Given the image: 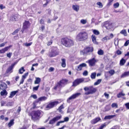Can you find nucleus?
<instances>
[{"mask_svg":"<svg viewBox=\"0 0 129 129\" xmlns=\"http://www.w3.org/2000/svg\"><path fill=\"white\" fill-rule=\"evenodd\" d=\"M61 44L66 47H70L74 44V41L72 39L67 38H62L61 40Z\"/></svg>","mask_w":129,"mask_h":129,"instance_id":"nucleus-1","label":"nucleus"},{"mask_svg":"<svg viewBox=\"0 0 129 129\" xmlns=\"http://www.w3.org/2000/svg\"><path fill=\"white\" fill-rule=\"evenodd\" d=\"M88 34L86 31L80 32L76 36V40L79 41H83L87 39Z\"/></svg>","mask_w":129,"mask_h":129,"instance_id":"nucleus-2","label":"nucleus"},{"mask_svg":"<svg viewBox=\"0 0 129 129\" xmlns=\"http://www.w3.org/2000/svg\"><path fill=\"white\" fill-rule=\"evenodd\" d=\"M43 113L41 111L38 110L34 112L31 116L32 119L35 120L39 119V117L42 115Z\"/></svg>","mask_w":129,"mask_h":129,"instance_id":"nucleus-3","label":"nucleus"},{"mask_svg":"<svg viewBox=\"0 0 129 129\" xmlns=\"http://www.w3.org/2000/svg\"><path fill=\"white\" fill-rule=\"evenodd\" d=\"M59 103L58 101L51 102L46 106L45 109L47 110H49L56 106Z\"/></svg>","mask_w":129,"mask_h":129,"instance_id":"nucleus-4","label":"nucleus"},{"mask_svg":"<svg viewBox=\"0 0 129 129\" xmlns=\"http://www.w3.org/2000/svg\"><path fill=\"white\" fill-rule=\"evenodd\" d=\"M58 52L57 48L56 47H53L52 48L51 51L49 52V55L50 57H54L58 55Z\"/></svg>","mask_w":129,"mask_h":129,"instance_id":"nucleus-5","label":"nucleus"},{"mask_svg":"<svg viewBox=\"0 0 129 129\" xmlns=\"http://www.w3.org/2000/svg\"><path fill=\"white\" fill-rule=\"evenodd\" d=\"M81 94L80 93H77L73 94L67 99V102L70 103L71 100L78 97Z\"/></svg>","mask_w":129,"mask_h":129,"instance_id":"nucleus-6","label":"nucleus"},{"mask_svg":"<svg viewBox=\"0 0 129 129\" xmlns=\"http://www.w3.org/2000/svg\"><path fill=\"white\" fill-rule=\"evenodd\" d=\"M103 27H106L108 29H111L112 28V23L110 21H106L104 23Z\"/></svg>","mask_w":129,"mask_h":129,"instance_id":"nucleus-7","label":"nucleus"},{"mask_svg":"<svg viewBox=\"0 0 129 129\" xmlns=\"http://www.w3.org/2000/svg\"><path fill=\"white\" fill-rule=\"evenodd\" d=\"M96 91V89L93 87L92 86H89V90L88 92H85L84 94L88 95L94 93Z\"/></svg>","mask_w":129,"mask_h":129,"instance_id":"nucleus-8","label":"nucleus"},{"mask_svg":"<svg viewBox=\"0 0 129 129\" xmlns=\"http://www.w3.org/2000/svg\"><path fill=\"white\" fill-rule=\"evenodd\" d=\"M84 81V79L83 78L78 79L75 80L73 83V86H76L79 85Z\"/></svg>","mask_w":129,"mask_h":129,"instance_id":"nucleus-9","label":"nucleus"},{"mask_svg":"<svg viewBox=\"0 0 129 129\" xmlns=\"http://www.w3.org/2000/svg\"><path fill=\"white\" fill-rule=\"evenodd\" d=\"M93 50V48L92 47H88L86 48L83 50L84 54H89L90 52H92Z\"/></svg>","mask_w":129,"mask_h":129,"instance_id":"nucleus-10","label":"nucleus"},{"mask_svg":"<svg viewBox=\"0 0 129 129\" xmlns=\"http://www.w3.org/2000/svg\"><path fill=\"white\" fill-rule=\"evenodd\" d=\"M61 116L60 115L58 116L54 117L52 119L50 120L49 123V124H52L54 123L56 121L61 119Z\"/></svg>","mask_w":129,"mask_h":129,"instance_id":"nucleus-11","label":"nucleus"},{"mask_svg":"<svg viewBox=\"0 0 129 129\" xmlns=\"http://www.w3.org/2000/svg\"><path fill=\"white\" fill-rule=\"evenodd\" d=\"M30 24L29 22L28 21H25V22L23 24V29L21 30L22 33L24 30V29H26L27 28L30 26Z\"/></svg>","mask_w":129,"mask_h":129,"instance_id":"nucleus-12","label":"nucleus"},{"mask_svg":"<svg viewBox=\"0 0 129 129\" xmlns=\"http://www.w3.org/2000/svg\"><path fill=\"white\" fill-rule=\"evenodd\" d=\"M96 60L94 58H93L92 59L89 60L88 61V62L89 65L90 66H93L95 65V63L96 62Z\"/></svg>","mask_w":129,"mask_h":129,"instance_id":"nucleus-13","label":"nucleus"},{"mask_svg":"<svg viewBox=\"0 0 129 129\" xmlns=\"http://www.w3.org/2000/svg\"><path fill=\"white\" fill-rule=\"evenodd\" d=\"M86 63H83L79 65L77 68L76 69L77 71H81L82 70V68L83 67H86Z\"/></svg>","mask_w":129,"mask_h":129,"instance_id":"nucleus-14","label":"nucleus"},{"mask_svg":"<svg viewBox=\"0 0 129 129\" xmlns=\"http://www.w3.org/2000/svg\"><path fill=\"white\" fill-rule=\"evenodd\" d=\"M113 37V34H111L110 36H106L103 38L102 39V41L104 42H106L107 40L112 38Z\"/></svg>","mask_w":129,"mask_h":129,"instance_id":"nucleus-15","label":"nucleus"},{"mask_svg":"<svg viewBox=\"0 0 129 129\" xmlns=\"http://www.w3.org/2000/svg\"><path fill=\"white\" fill-rule=\"evenodd\" d=\"M12 46L10 45L0 50V53H4L6 51H7L9 49L12 47Z\"/></svg>","mask_w":129,"mask_h":129,"instance_id":"nucleus-16","label":"nucleus"},{"mask_svg":"<svg viewBox=\"0 0 129 129\" xmlns=\"http://www.w3.org/2000/svg\"><path fill=\"white\" fill-rule=\"evenodd\" d=\"M101 120L100 117H96L91 121V122L92 124H95Z\"/></svg>","mask_w":129,"mask_h":129,"instance_id":"nucleus-17","label":"nucleus"},{"mask_svg":"<svg viewBox=\"0 0 129 129\" xmlns=\"http://www.w3.org/2000/svg\"><path fill=\"white\" fill-rule=\"evenodd\" d=\"M72 8L73 10L76 12H78L79 10V6L77 5H73Z\"/></svg>","mask_w":129,"mask_h":129,"instance_id":"nucleus-18","label":"nucleus"},{"mask_svg":"<svg viewBox=\"0 0 129 129\" xmlns=\"http://www.w3.org/2000/svg\"><path fill=\"white\" fill-rule=\"evenodd\" d=\"M7 85L4 82H2L0 84V89H5L7 88Z\"/></svg>","mask_w":129,"mask_h":129,"instance_id":"nucleus-19","label":"nucleus"},{"mask_svg":"<svg viewBox=\"0 0 129 129\" xmlns=\"http://www.w3.org/2000/svg\"><path fill=\"white\" fill-rule=\"evenodd\" d=\"M129 76V71L127 72H124L123 73H122L121 76V78H123L126 76Z\"/></svg>","mask_w":129,"mask_h":129,"instance_id":"nucleus-20","label":"nucleus"},{"mask_svg":"<svg viewBox=\"0 0 129 129\" xmlns=\"http://www.w3.org/2000/svg\"><path fill=\"white\" fill-rule=\"evenodd\" d=\"M125 95V94L123 93V91H122L117 94V96L118 98H120L124 96Z\"/></svg>","mask_w":129,"mask_h":129,"instance_id":"nucleus-21","label":"nucleus"},{"mask_svg":"<svg viewBox=\"0 0 129 129\" xmlns=\"http://www.w3.org/2000/svg\"><path fill=\"white\" fill-rule=\"evenodd\" d=\"M91 39L92 42L94 44H97L98 43L96 42V37L94 35H92L91 36Z\"/></svg>","mask_w":129,"mask_h":129,"instance_id":"nucleus-22","label":"nucleus"},{"mask_svg":"<svg viewBox=\"0 0 129 129\" xmlns=\"http://www.w3.org/2000/svg\"><path fill=\"white\" fill-rule=\"evenodd\" d=\"M18 92L17 91H12L11 92L10 96L9 98H12L13 96L15 95V94Z\"/></svg>","mask_w":129,"mask_h":129,"instance_id":"nucleus-23","label":"nucleus"},{"mask_svg":"<svg viewBox=\"0 0 129 129\" xmlns=\"http://www.w3.org/2000/svg\"><path fill=\"white\" fill-rule=\"evenodd\" d=\"M14 120L13 119L11 120L10 121L8 124L9 127H10L14 125Z\"/></svg>","mask_w":129,"mask_h":129,"instance_id":"nucleus-24","label":"nucleus"},{"mask_svg":"<svg viewBox=\"0 0 129 129\" xmlns=\"http://www.w3.org/2000/svg\"><path fill=\"white\" fill-rule=\"evenodd\" d=\"M41 79L39 77H36V80L34 82L35 84H39L41 82Z\"/></svg>","mask_w":129,"mask_h":129,"instance_id":"nucleus-25","label":"nucleus"},{"mask_svg":"<svg viewBox=\"0 0 129 129\" xmlns=\"http://www.w3.org/2000/svg\"><path fill=\"white\" fill-rule=\"evenodd\" d=\"M47 98L45 96H42L39 98L38 99L37 102L40 101H44L46 100Z\"/></svg>","mask_w":129,"mask_h":129,"instance_id":"nucleus-26","label":"nucleus"},{"mask_svg":"<svg viewBox=\"0 0 129 129\" xmlns=\"http://www.w3.org/2000/svg\"><path fill=\"white\" fill-rule=\"evenodd\" d=\"M61 66L63 67H65L66 66V60L64 58L62 59Z\"/></svg>","mask_w":129,"mask_h":129,"instance_id":"nucleus-27","label":"nucleus"},{"mask_svg":"<svg viewBox=\"0 0 129 129\" xmlns=\"http://www.w3.org/2000/svg\"><path fill=\"white\" fill-rule=\"evenodd\" d=\"M126 62V60L122 58L120 61V64L121 66L123 65Z\"/></svg>","mask_w":129,"mask_h":129,"instance_id":"nucleus-28","label":"nucleus"},{"mask_svg":"<svg viewBox=\"0 0 129 129\" xmlns=\"http://www.w3.org/2000/svg\"><path fill=\"white\" fill-rule=\"evenodd\" d=\"M109 123V122L105 123L101 126L99 128L100 129H103L104 127H106Z\"/></svg>","mask_w":129,"mask_h":129,"instance_id":"nucleus-29","label":"nucleus"},{"mask_svg":"<svg viewBox=\"0 0 129 129\" xmlns=\"http://www.w3.org/2000/svg\"><path fill=\"white\" fill-rule=\"evenodd\" d=\"M7 94V92L6 90H3L1 92V95H6Z\"/></svg>","mask_w":129,"mask_h":129,"instance_id":"nucleus-30","label":"nucleus"},{"mask_svg":"<svg viewBox=\"0 0 129 129\" xmlns=\"http://www.w3.org/2000/svg\"><path fill=\"white\" fill-rule=\"evenodd\" d=\"M25 71V70L24 69V67H22L19 70V73L20 74H23V72H24Z\"/></svg>","mask_w":129,"mask_h":129,"instance_id":"nucleus-31","label":"nucleus"},{"mask_svg":"<svg viewBox=\"0 0 129 129\" xmlns=\"http://www.w3.org/2000/svg\"><path fill=\"white\" fill-rule=\"evenodd\" d=\"M17 63V62H15L11 66L9 67L7 70V71L8 72H10L12 70L14 66Z\"/></svg>","mask_w":129,"mask_h":129,"instance_id":"nucleus-32","label":"nucleus"},{"mask_svg":"<svg viewBox=\"0 0 129 129\" xmlns=\"http://www.w3.org/2000/svg\"><path fill=\"white\" fill-rule=\"evenodd\" d=\"M96 74L95 72L92 73L90 75V77L92 79H94L95 78Z\"/></svg>","mask_w":129,"mask_h":129,"instance_id":"nucleus-33","label":"nucleus"},{"mask_svg":"<svg viewBox=\"0 0 129 129\" xmlns=\"http://www.w3.org/2000/svg\"><path fill=\"white\" fill-rule=\"evenodd\" d=\"M60 81V82L62 83V84L64 86L65 84H66L68 81L66 80H63Z\"/></svg>","mask_w":129,"mask_h":129,"instance_id":"nucleus-34","label":"nucleus"},{"mask_svg":"<svg viewBox=\"0 0 129 129\" xmlns=\"http://www.w3.org/2000/svg\"><path fill=\"white\" fill-rule=\"evenodd\" d=\"M104 53L102 49L99 50L98 52V53L99 55H103Z\"/></svg>","mask_w":129,"mask_h":129,"instance_id":"nucleus-35","label":"nucleus"},{"mask_svg":"<svg viewBox=\"0 0 129 129\" xmlns=\"http://www.w3.org/2000/svg\"><path fill=\"white\" fill-rule=\"evenodd\" d=\"M101 81V79H98V80H97L96 82L94 83V85H98L99 84H100V83Z\"/></svg>","mask_w":129,"mask_h":129,"instance_id":"nucleus-36","label":"nucleus"},{"mask_svg":"<svg viewBox=\"0 0 129 129\" xmlns=\"http://www.w3.org/2000/svg\"><path fill=\"white\" fill-rule=\"evenodd\" d=\"M60 82V81L59 82H58L57 83V87H58L59 88H60L62 87H63L64 86L63 84H62Z\"/></svg>","mask_w":129,"mask_h":129,"instance_id":"nucleus-37","label":"nucleus"},{"mask_svg":"<svg viewBox=\"0 0 129 129\" xmlns=\"http://www.w3.org/2000/svg\"><path fill=\"white\" fill-rule=\"evenodd\" d=\"M113 118V115H108L106 116L104 118V119H110Z\"/></svg>","mask_w":129,"mask_h":129,"instance_id":"nucleus-38","label":"nucleus"},{"mask_svg":"<svg viewBox=\"0 0 129 129\" xmlns=\"http://www.w3.org/2000/svg\"><path fill=\"white\" fill-rule=\"evenodd\" d=\"M16 18V17L15 16H12L10 17V20L12 21H15Z\"/></svg>","mask_w":129,"mask_h":129,"instance_id":"nucleus-39","label":"nucleus"},{"mask_svg":"<svg viewBox=\"0 0 129 129\" xmlns=\"http://www.w3.org/2000/svg\"><path fill=\"white\" fill-rule=\"evenodd\" d=\"M80 22L82 24H85L87 23V20H86L82 19L80 20Z\"/></svg>","mask_w":129,"mask_h":129,"instance_id":"nucleus-40","label":"nucleus"},{"mask_svg":"<svg viewBox=\"0 0 129 129\" xmlns=\"http://www.w3.org/2000/svg\"><path fill=\"white\" fill-rule=\"evenodd\" d=\"M93 33L96 35H98L100 34L99 31L96 30H93Z\"/></svg>","mask_w":129,"mask_h":129,"instance_id":"nucleus-41","label":"nucleus"},{"mask_svg":"<svg viewBox=\"0 0 129 129\" xmlns=\"http://www.w3.org/2000/svg\"><path fill=\"white\" fill-rule=\"evenodd\" d=\"M120 33L124 35V36L126 35V30L125 29L122 30Z\"/></svg>","mask_w":129,"mask_h":129,"instance_id":"nucleus-42","label":"nucleus"},{"mask_svg":"<svg viewBox=\"0 0 129 129\" xmlns=\"http://www.w3.org/2000/svg\"><path fill=\"white\" fill-rule=\"evenodd\" d=\"M64 108V107H63V105H62L59 107V108L58 109V110L59 111V112H61L62 111L61 109Z\"/></svg>","mask_w":129,"mask_h":129,"instance_id":"nucleus-43","label":"nucleus"},{"mask_svg":"<svg viewBox=\"0 0 129 129\" xmlns=\"http://www.w3.org/2000/svg\"><path fill=\"white\" fill-rule=\"evenodd\" d=\"M119 4L118 2L114 3L113 5V6L115 8H118L119 7Z\"/></svg>","mask_w":129,"mask_h":129,"instance_id":"nucleus-44","label":"nucleus"},{"mask_svg":"<svg viewBox=\"0 0 129 129\" xmlns=\"http://www.w3.org/2000/svg\"><path fill=\"white\" fill-rule=\"evenodd\" d=\"M32 79H28L26 82V84H31L32 83Z\"/></svg>","mask_w":129,"mask_h":129,"instance_id":"nucleus-45","label":"nucleus"},{"mask_svg":"<svg viewBox=\"0 0 129 129\" xmlns=\"http://www.w3.org/2000/svg\"><path fill=\"white\" fill-rule=\"evenodd\" d=\"M97 5L99 6V8H102L103 7V5L100 2H98L96 3Z\"/></svg>","mask_w":129,"mask_h":129,"instance_id":"nucleus-46","label":"nucleus"},{"mask_svg":"<svg viewBox=\"0 0 129 129\" xmlns=\"http://www.w3.org/2000/svg\"><path fill=\"white\" fill-rule=\"evenodd\" d=\"M28 75V72L24 74L22 76V78L24 79L26 78V77Z\"/></svg>","mask_w":129,"mask_h":129,"instance_id":"nucleus-47","label":"nucleus"},{"mask_svg":"<svg viewBox=\"0 0 129 129\" xmlns=\"http://www.w3.org/2000/svg\"><path fill=\"white\" fill-rule=\"evenodd\" d=\"M39 87V85H38L37 86H36L34 87L33 88V91H34L37 90H38V88Z\"/></svg>","mask_w":129,"mask_h":129,"instance_id":"nucleus-48","label":"nucleus"},{"mask_svg":"<svg viewBox=\"0 0 129 129\" xmlns=\"http://www.w3.org/2000/svg\"><path fill=\"white\" fill-rule=\"evenodd\" d=\"M32 42H30L29 43H24V45H25V46H26V47H28V46H29L30 45H31V44H32Z\"/></svg>","mask_w":129,"mask_h":129,"instance_id":"nucleus-49","label":"nucleus"},{"mask_svg":"<svg viewBox=\"0 0 129 129\" xmlns=\"http://www.w3.org/2000/svg\"><path fill=\"white\" fill-rule=\"evenodd\" d=\"M12 53L11 52H9L7 53V57H8L9 58H10L12 55Z\"/></svg>","mask_w":129,"mask_h":129,"instance_id":"nucleus-50","label":"nucleus"},{"mask_svg":"<svg viewBox=\"0 0 129 129\" xmlns=\"http://www.w3.org/2000/svg\"><path fill=\"white\" fill-rule=\"evenodd\" d=\"M69 118L68 117H66L64 118V120L62 121H63V122L65 121H68L69 120Z\"/></svg>","mask_w":129,"mask_h":129,"instance_id":"nucleus-51","label":"nucleus"},{"mask_svg":"<svg viewBox=\"0 0 129 129\" xmlns=\"http://www.w3.org/2000/svg\"><path fill=\"white\" fill-rule=\"evenodd\" d=\"M19 30V29H17L16 30H15L12 33L13 35H15L16 33H17L18 31Z\"/></svg>","mask_w":129,"mask_h":129,"instance_id":"nucleus-52","label":"nucleus"},{"mask_svg":"<svg viewBox=\"0 0 129 129\" xmlns=\"http://www.w3.org/2000/svg\"><path fill=\"white\" fill-rule=\"evenodd\" d=\"M129 44V40H128L126 41L125 43L124 46H127L128 45V44Z\"/></svg>","mask_w":129,"mask_h":129,"instance_id":"nucleus-53","label":"nucleus"},{"mask_svg":"<svg viewBox=\"0 0 129 129\" xmlns=\"http://www.w3.org/2000/svg\"><path fill=\"white\" fill-rule=\"evenodd\" d=\"M52 43V41L51 40L50 41H49L47 43V45L48 46L50 45Z\"/></svg>","mask_w":129,"mask_h":129,"instance_id":"nucleus-54","label":"nucleus"},{"mask_svg":"<svg viewBox=\"0 0 129 129\" xmlns=\"http://www.w3.org/2000/svg\"><path fill=\"white\" fill-rule=\"evenodd\" d=\"M21 110V108L20 106L19 107L16 111L17 113H18V114H19V113L20 112Z\"/></svg>","mask_w":129,"mask_h":129,"instance_id":"nucleus-55","label":"nucleus"},{"mask_svg":"<svg viewBox=\"0 0 129 129\" xmlns=\"http://www.w3.org/2000/svg\"><path fill=\"white\" fill-rule=\"evenodd\" d=\"M88 72L87 71H85L83 73V75L85 76H86L88 75Z\"/></svg>","mask_w":129,"mask_h":129,"instance_id":"nucleus-56","label":"nucleus"},{"mask_svg":"<svg viewBox=\"0 0 129 129\" xmlns=\"http://www.w3.org/2000/svg\"><path fill=\"white\" fill-rule=\"evenodd\" d=\"M115 107V108H118V105L116 103H113V108Z\"/></svg>","mask_w":129,"mask_h":129,"instance_id":"nucleus-57","label":"nucleus"},{"mask_svg":"<svg viewBox=\"0 0 129 129\" xmlns=\"http://www.w3.org/2000/svg\"><path fill=\"white\" fill-rule=\"evenodd\" d=\"M13 105V103L12 102H9L8 103L7 105L8 106H12Z\"/></svg>","mask_w":129,"mask_h":129,"instance_id":"nucleus-58","label":"nucleus"},{"mask_svg":"<svg viewBox=\"0 0 129 129\" xmlns=\"http://www.w3.org/2000/svg\"><path fill=\"white\" fill-rule=\"evenodd\" d=\"M116 53L118 55H120L121 54L122 52L121 51L119 50H118L116 51Z\"/></svg>","mask_w":129,"mask_h":129,"instance_id":"nucleus-59","label":"nucleus"},{"mask_svg":"<svg viewBox=\"0 0 129 129\" xmlns=\"http://www.w3.org/2000/svg\"><path fill=\"white\" fill-rule=\"evenodd\" d=\"M89 87H85L84 88V89L85 91H87V90L89 91Z\"/></svg>","mask_w":129,"mask_h":129,"instance_id":"nucleus-60","label":"nucleus"},{"mask_svg":"<svg viewBox=\"0 0 129 129\" xmlns=\"http://www.w3.org/2000/svg\"><path fill=\"white\" fill-rule=\"evenodd\" d=\"M125 106L127 109H129V103L125 104Z\"/></svg>","mask_w":129,"mask_h":129,"instance_id":"nucleus-61","label":"nucleus"},{"mask_svg":"<svg viewBox=\"0 0 129 129\" xmlns=\"http://www.w3.org/2000/svg\"><path fill=\"white\" fill-rule=\"evenodd\" d=\"M31 97H33L34 99H36L37 98V97L36 95V94H34L32 95L31 96Z\"/></svg>","mask_w":129,"mask_h":129,"instance_id":"nucleus-62","label":"nucleus"},{"mask_svg":"<svg viewBox=\"0 0 129 129\" xmlns=\"http://www.w3.org/2000/svg\"><path fill=\"white\" fill-rule=\"evenodd\" d=\"M113 0H109V2L107 4L108 6H110L111 4V3L112 2Z\"/></svg>","mask_w":129,"mask_h":129,"instance_id":"nucleus-63","label":"nucleus"},{"mask_svg":"<svg viewBox=\"0 0 129 129\" xmlns=\"http://www.w3.org/2000/svg\"><path fill=\"white\" fill-rule=\"evenodd\" d=\"M118 41L115 40L114 43L115 45L116 46L118 45Z\"/></svg>","mask_w":129,"mask_h":129,"instance_id":"nucleus-64","label":"nucleus"}]
</instances>
